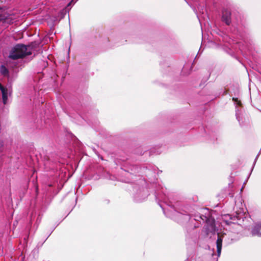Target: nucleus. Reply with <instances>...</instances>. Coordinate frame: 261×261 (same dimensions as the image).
<instances>
[{
    "label": "nucleus",
    "instance_id": "nucleus-2",
    "mask_svg": "<svg viewBox=\"0 0 261 261\" xmlns=\"http://www.w3.org/2000/svg\"><path fill=\"white\" fill-rule=\"evenodd\" d=\"M216 231V226L215 220L213 219H207L206 224L203 228L202 232L206 236L210 234H214Z\"/></svg>",
    "mask_w": 261,
    "mask_h": 261
},
{
    "label": "nucleus",
    "instance_id": "nucleus-7",
    "mask_svg": "<svg viewBox=\"0 0 261 261\" xmlns=\"http://www.w3.org/2000/svg\"><path fill=\"white\" fill-rule=\"evenodd\" d=\"M217 244V253L218 255L219 256L221 254V251L222 249V239L221 237H218V238L216 242Z\"/></svg>",
    "mask_w": 261,
    "mask_h": 261
},
{
    "label": "nucleus",
    "instance_id": "nucleus-12",
    "mask_svg": "<svg viewBox=\"0 0 261 261\" xmlns=\"http://www.w3.org/2000/svg\"><path fill=\"white\" fill-rule=\"evenodd\" d=\"M4 88H5L4 86H3L2 84L0 83V90H2V89H3Z\"/></svg>",
    "mask_w": 261,
    "mask_h": 261
},
{
    "label": "nucleus",
    "instance_id": "nucleus-10",
    "mask_svg": "<svg viewBox=\"0 0 261 261\" xmlns=\"http://www.w3.org/2000/svg\"><path fill=\"white\" fill-rule=\"evenodd\" d=\"M232 100H233V101H238V103L239 105L241 103V101H238V98H232Z\"/></svg>",
    "mask_w": 261,
    "mask_h": 261
},
{
    "label": "nucleus",
    "instance_id": "nucleus-9",
    "mask_svg": "<svg viewBox=\"0 0 261 261\" xmlns=\"http://www.w3.org/2000/svg\"><path fill=\"white\" fill-rule=\"evenodd\" d=\"M229 218V219H231V217L229 215H225L223 218V221L227 225H230L231 223V222L227 219Z\"/></svg>",
    "mask_w": 261,
    "mask_h": 261
},
{
    "label": "nucleus",
    "instance_id": "nucleus-6",
    "mask_svg": "<svg viewBox=\"0 0 261 261\" xmlns=\"http://www.w3.org/2000/svg\"><path fill=\"white\" fill-rule=\"evenodd\" d=\"M0 73L3 76L5 77H8L9 76V71L8 69L4 65H2L0 66Z\"/></svg>",
    "mask_w": 261,
    "mask_h": 261
},
{
    "label": "nucleus",
    "instance_id": "nucleus-3",
    "mask_svg": "<svg viewBox=\"0 0 261 261\" xmlns=\"http://www.w3.org/2000/svg\"><path fill=\"white\" fill-rule=\"evenodd\" d=\"M15 18H13V15L8 14L0 9V22L3 21L9 24L13 23Z\"/></svg>",
    "mask_w": 261,
    "mask_h": 261
},
{
    "label": "nucleus",
    "instance_id": "nucleus-8",
    "mask_svg": "<svg viewBox=\"0 0 261 261\" xmlns=\"http://www.w3.org/2000/svg\"><path fill=\"white\" fill-rule=\"evenodd\" d=\"M2 93L3 101L4 104H6L8 100V90L5 87L1 90Z\"/></svg>",
    "mask_w": 261,
    "mask_h": 261
},
{
    "label": "nucleus",
    "instance_id": "nucleus-11",
    "mask_svg": "<svg viewBox=\"0 0 261 261\" xmlns=\"http://www.w3.org/2000/svg\"><path fill=\"white\" fill-rule=\"evenodd\" d=\"M180 213L183 215H188L189 212L187 211H184L183 212H180Z\"/></svg>",
    "mask_w": 261,
    "mask_h": 261
},
{
    "label": "nucleus",
    "instance_id": "nucleus-1",
    "mask_svg": "<svg viewBox=\"0 0 261 261\" xmlns=\"http://www.w3.org/2000/svg\"><path fill=\"white\" fill-rule=\"evenodd\" d=\"M33 50L32 44L25 45L22 44H18L11 48L8 57L13 60L22 59L27 56L32 55Z\"/></svg>",
    "mask_w": 261,
    "mask_h": 261
},
{
    "label": "nucleus",
    "instance_id": "nucleus-5",
    "mask_svg": "<svg viewBox=\"0 0 261 261\" xmlns=\"http://www.w3.org/2000/svg\"><path fill=\"white\" fill-rule=\"evenodd\" d=\"M251 233L253 236L261 237V222L255 224V225L252 227Z\"/></svg>",
    "mask_w": 261,
    "mask_h": 261
},
{
    "label": "nucleus",
    "instance_id": "nucleus-4",
    "mask_svg": "<svg viewBox=\"0 0 261 261\" xmlns=\"http://www.w3.org/2000/svg\"><path fill=\"white\" fill-rule=\"evenodd\" d=\"M222 20L227 25H229L231 22V12L229 10L225 9L222 11Z\"/></svg>",
    "mask_w": 261,
    "mask_h": 261
}]
</instances>
